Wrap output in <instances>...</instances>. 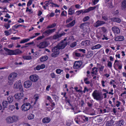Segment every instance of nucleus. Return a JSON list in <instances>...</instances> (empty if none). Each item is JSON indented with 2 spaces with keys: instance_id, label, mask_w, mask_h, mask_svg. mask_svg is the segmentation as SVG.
Wrapping results in <instances>:
<instances>
[{
  "instance_id": "obj_1",
  "label": "nucleus",
  "mask_w": 126,
  "mask_h": 126,
  "mask_svg": "<svg viewBox=\"0 0 126 126\" xmlns=\"http://www.w3.org/2000/svg\"><path fill=\"white\" fill-rule=\"evenodd\" d=\"M92 95L94 98L97 100H100L103 98V96L101 95V94L97 92V91L95 90L93 93Z\"/></svg>"
},
{
  "instance_id": "obj_2",
  "label": "nucleus",
  "mask_w": 126,
  "mask_h": 126,
  "mask_svg": "<svg viewBox=\"0 0 126 126\" xmlns=\"http://www.w3.org/2000/svg\"><path fill=\"white\" fill-rule=\"evenodd\" d=\"M31 106L30 103H26L22 105L20 108V109L23 111H26L30 109Z\"/></svg>"
},
{
  "instance_id": "obj_3",
  "label": "nucleus",
  "mask_w": 126,
  "mask_h": 126,
  "mask_svg": "<svg viewBox=\"0 0 126 126\" xmlns=\"http://www.w3.org/2000/svg\"><path fill=\"white\" fill-rule=\"evenodd\" d=\"M114 67L115 68H118L119 69H121L122 67V63L121 61L115 60L114 64Z\"/></svg>"
},
{
  "instance_id": "obj_4",
  "label": "nucleus",
  "mask_w": 126,
  "mask_h": 126,
  "mask_svg": "<svg viewBox=\"0 0 126 126\" xmlns=\"http://www.w3.org/2000/svg\"><path fill=\"white\" fill-rule=\"evenodd\" d=\"M59 49L57 46L53 47L52 49V51L53 53L52 54V56L55 57L58 55L59 53Z\"/></svg>"
},
{
  "instance_id": "obj_5",
  "label": "nucleus",
  "mask_w": 126,
  "mask_h": 126,
  "mask_svg": "<svg viewBox=\"0 0 126 126\" xmlns=\"http://www.w3.org/2000/svg\"><path fill=\"white\" fill-rule=\"evenodd\" d=\"M48 45V43L46 41H45L37 44V46L39 48H43L47 47Z\"/></svg>"
},
{
  "instance_id": "obj_6",
  "label": "nucleus",
  "mask_w": 126,
  "mask_h": 126,
  "mask_svg": "<svg viewBox=\"0 0 126 126\" xmlns=\"http://www.w3.org/2000/svg\"><path fill=\"white\" fill-rule=\"evenodd\" d=\"M91 73L92 74V76H93L94 75H95V76H94L93 79H95L96 78H99V77L97 75L98 73L97 68H96V67H94L92 68Z\"/></svg>"
},
{
  "instance_id": "obj_7",
  "label": "nucleus",
  "mask_w": 126,
  "mask_h": 126,
  "mask_svg": "<svg viewBox=\"0 0 126 126\" xmlns=\"http://www.w3.org/2000/svg\"><path fill=\"white\" fill-rule=\"evenodd\" d=\"M55 29H49L45 31L43 33V34L48 36L55 31Z\"/></svg>"
},
{
  "instance_id": "obj_8",
  "label": "nucleus",
  "mask_w": 126,
  "mask_h": 126,
  "mask_svg": "<svg viewBox=\"0 0 126 126\" xmlns=\"http://www.w3.org/2000/svg\"><path fill=\"white\" fill-rule=\"evenodd\" d=\"M67 45L66 42L63 41H61L60 43H59L57 46L60 49H61L64 48Z\"/></svg>"
},
{
  "instance_id": "obj_9",
  "label": "nucleus",
  "mask_w": 126,
  "mask_h": 126,
  "mask_svg": "<svg viewBox=\"0 0 126 126\" xmlns=\"http://www.w3.org/2000/svg\"><path fill=\"white\" fill-rule=\"evenodd\" d=\"M65 34V33L63 32L60 34H55L53 36V39H56L59 38L61 37L64 36Z\"/></svg>"
},
{
  "instance_id": "obj_10",
  "label": "nucleus",
  "mask_w": 126,
  "mask_h": 126,
  "mask_svg": "<svg viewBox=\"0 0 126 126\" xmlns=\"http://www.w3.org/2000/svg\"><path fill=\"white\" fill-rule=\"evenodd\" d=\"M22 85L20 80L16 81L14 84V88L16 89H18Z\"/></svg>"
},
{
  "instance_id": "obj_11",
  "label": "nucleus",
  "mask_w": 126,
  "mask_h": 126,
  "mask_svg": "<svg viewBox=\"0 0 126 126\" xmlns=\"http://www.w3.org/2000/svg\"><path fill=\"white\" fill-rule=\"evenodd\" d=\"M82 64V63L81 61H77L75 62L74 65V67L75 68H78L80 67Z\"/></svg>"
},
{
  "instance_id": "obj_12",
  "label": "nucleus",
  "mask_w": 126,
  "mask_h": 126,
  "mask_svg": "<svg viewBox=\"0 0 126 126\" xmlns=\"http://www.w3.org/2000/svg\"><path fill=\"white\" fill-rule=\"evenodd\" d=\"M32 84V83L31 81L27 80L24 82L23 85L24 87L28 88L31 86Z\"/></svg>"
},
{
  "instance_id": "obj_13",
  "label": "nucleus",
  "mask_w": 126,
  "mask_h": 126,
  "mask_svg": "<svg viewBox=\"0 0 126 126\" xmlns=\"http://www.w3.org/2000/svg\"><path fill=\"white\" fill-rule=\"evenodd\" d=\"M45 66L44 64H42L41 65H38L36 67L34 68V70L35 71L36 70H39L41 69H43L45 68Z\"/></svg>"
},
{
  "instance_id": "obj_14",
  "label": "nucleus",
  "mask_w": 126,
  "mask_h": 126,
  "mask_svg": "<svg viewBox=\"0 0 126 126\" xmlns=\"http://www.w3.org/2000/svg\"><path fill=\"white\" fill-rule=\"evenodd\" d=\"M112 29L113 32L114 33L118 34L120 32V29L116 27H112Z\"/></svg>"
},
{
  "instance_id": "obj_15",
  "label": "nucleus",
  "mask_w": 126,
  "mask_h": 126,
  "mask_svg": "<svg viewBox=\"0 0 126 126\" xmlns=\"http://www.w3.org/2000/svg\"><path fill=\"white\" fill-rule=\"evenodd\" d=\"M105 23V22L104 21L98 20L95 24L94 26L96 27H97Z\"/></svg>"
},
{
  "instance_id": "obj_16",
  "label": "nucleus",
  "mask_w": 126,
  "mask_h": 126,
  "mask_svg": "<svg viewBox=\"0 0 126 126\" xmlns=\"http://www.w3.org/2000/svg\"><path fill=\"white\" fill-rule=\"evenodd\" d=\"M90 42L89 40H86L82 41L81 43L82 45L84 46H86L90 45Z\"/></svg>"
},
{
  "instance_id": "obj_17",
  "label": "nucleus",
  "mask_w": 126,
  "mask_h": 126,
  "mask_svg": "<svg viewBox=\"0 0 126 126\" xmlns=\"http://www.w3.org/2000/svg\"><path fill=\"white\" fill-rule=\"evenodd\" d=\"M4 49L7 54L9 55H13V50H10L6 48H4Z\"/></svg>"
},
{
  "instance_id": "obj_18",
  "label": "nucleus",
  "mask_w": 126,
  "mask_h": 126,
  "mask_svg": "<svg viewBox=\"0 0 126 126\" xmlns=\"http://www.w3.org/2000/svg\"><path fill=\"white\" fill-rule=\"evenodd\" d=\"M97 37L99 39H101L103 40H107L108 39V38L104 34L100 36L97 35Z\"/></svg>"
},
{
  "instance_id": "obj_19",
  "label": "nucleus",
  "mask_w": 126,
  "mask_h": 126,
  "mask_svg": "<svg viewBox=\"0 0 126 126\" xmlns=\"http://www.w3.org/2000/svg\"><path fill=\"white\" fill-rule=\"evenodd\" d=\"M124 39V38L123 36H118L115 38V40L116 41H122Z\"/></svg>"
},
{
  "instance_id": "obj_20",
  "label": "nucleus",
  "mask_w": 126,
  "mask_h": 126,
  "mask_svg": "<svg viewBox=\"0 0 126 126\" xmlns=\"http://www.w3.org/2000/svg\"><path fill=\"white\" fill-rule=\"evenodd\" d=\"M50 121V118L46 117L44 118L42 120V122L45 123H49Z\"/></svg>"
},
{
  "instance_id": "obj_21",
  "label": "nucleus",
  "mask_w": 126,
  "mask_h": 126,
  "mask_svg": "<svg viewBox=\"0 0 126 126\" xmlns=\"http://www.w3.org/2000/svg\"><path fill=\"white\" fill-rule=\"evenodd\" d=\"M13 55L19 54L22 53V52L18 49H16L14 50H13Z\"/></svg>"
},
{
  "instance_id": "obj_22",
  "label": "nucleus",
  "mask_w": 126,
  "mask_h": 126,
  "mask_svg": "<svg viewBox=\"0 0 126 126\" xmlns=\"http://www.w3.org/2000/svg\"><path fill=\"white\" fill-rule=\"evenodd\" d=\"M7 122L8 123H13L12 117L9 116L7 117L6 119Z\"/></svg>"
},
{
  "instance_id": "obj_23",
  "label": "nucleus",
  "mask_w": 126,
  "mask_h": 126,
  "mask_svg": "<svg viewBox=\"0 0 126 126\" xmlns=\"http://www.w3.org/2000/svg\"><path fill=\"white\" fill-rule=\"evenodd\" d=\"M17 74L15 73H12L10 74L8 76V79L10 78L13 79L16 78Z\"/></svg>"
},
{
  "instance_id": "obj_24",
  "label": "nucleus",
  "mask_w": 126,
  "mask_h": 126,
  "mask_svg": "<svg viewBox=\"0 0 126 126\" xmlns=\"http://www.w3.org/2000/svg\"><path fill=\"white\" fill-rule=\"evenodd\" d=\"M101 47V45L100 44H98L92 47L91 49L93 50L99 48Z\"/></svg>"
},
{
  "instance_id": "obj_25",
  "label": "nucleus",
  "mask_w": 126,
  "mask_h": 126,
  "mask_svg": "<svg viewBox=\"0 0 126 126\" xmlns=\"http://www.w3.org/2000/svg\"><path fill=\"white\" fill-rule=\"evenodd\" d=\"M106 4V5L109 8H112L114 7V6L112 4V1H110Z\"/></svg>"
},
{
  "instance_id": "obj_26",
  "label": "nucleus",
  "mask_w": 126,
  "mask_h": 126,
  "mask_svg": "<svg viewBox=\"0 0 126 126\" xmlns=\"http://www.w3.org/2000/svg\"><path fill=\"white\" fill-rule=\"evenodd\" d=\"M114 121L113 120H111L109 121H108L106 123V126H112L113 124Z\"/></svg>"
},
{
  "instance_id": "obj_27",
  "label": "nucleus",
  "mask_w": 126,
  "mask_h": 126,
  "mask_svg": "<svg viewBox=\"0 0 126 126\" xmlns=\"http://www.w3.org/2000/svg\"><path fill=\"white\" fill-rule=\"evenodd\" d=\"M74 11L73 10L72 8V7L71 6L68 10V14L69 15H72L74 13Z\"/></svg>"
},
{
  "instance_id": "obj_28",
  "label": "nucleus",
  "mask_w": 126,
  "mask_h": 126,
  "mask_svg": "<svg viewBox=\"0 0 126 126\" xmlns=\"http://www.w3.org/2000/svg\"><path fill=\"white\" fill-rule=\"evenodd\" d=\"M112 21L120 23L121 21V20L119 18L115 17H113L111 18Z\"/></svg>"
},
{
  "instance_id": "obj_29",
  "label": "nucleus",
  "mask_w": 126,
  "mask_h": 126,
  "mask_svg": "<svg viewBox=\"0 0 126 126\" xmlns=\"http://www.w3.org/2000/svg\"><path fill=\"white\" fill-rule=\"evenodd\" d=\"M75 23V21L74 20L69 24L66 25V27H72L74 25Z\"/></svg>"
},
{
  "instance_id": "obj_30",
  "label": "nucleus",
  "mask_w": 126,
  "mask_h": 126,
  "mask_svg": "<svg viewBox=\"0 0 126 126\" xmlns=\"http://www.w3.org/2000/svg\"><path fill=\"white\" fill-rule=\"evenodd\" d=\"M48 59V57L46 56H45L42 57L40 59L41 62H43L47 60Z\"/></svg>"
},
{
  "instance_id": "obj_31",
  "label": "nucleus",
  "mask_w": 126,
  "mask_h": 126,
  "mask_svg": "<svg viewBox=\"0 0 126 126\" xmlns=\"http://www.w3.org/2000/svg\"><path fill=\"white\" fill-rule=\"evenodd\" d=\"M8 104V103L7 101H3L2 103V105L3 107V108L4 109L5 108H7Z\"/></svg>"
},
{
  "instance_id": "obj_32",
  "label": "nucleus",
  "mask_w": 126,
  "mask_h": 126,
  "mask_svg": "<svg viewBox=\"0 0 126 126\" xmlns=\"http://www.w3.org/2000/svg\"><path fill=\"white\" fill-rule=\"evenodd\" d=\"M122 9H126V0H124L123 1L122 3Z\"/></svg>"
},
{
  "instance_id": "obj_33",
  "label": "nucleus",
  "mask_w": 126,
  "mask_h": 126,
  "mask_svg": "<svg viewBox=\"0 0 126 126\" xmlns=\"http://www.w3.org/2000/svg\"><path fill=\"white\" fill-rule=\"evenodd\" d=\"M93 8V7H91L88 9H87L85 10L84 11L83 13H87L93 10H94Z\"/></svg>"
},
{
  "instance_id": "obj_34",
  "label": "nucleus",
  "mask_w": 126,
  "mask_h": 126,
  "mask_svg": "<svg viewBox=\"0 0 126 126\" xmlns=\"http://www.w3.org/2000/svg\"><path fill=\"white\" fill-rule=\"evenodd\" d=\"M30 40V39H28V38L24 39L21 41L20 43L21 44L24 43L29 41Z\"/></svg>"
},
{
  "instance_id": "obj_35",
  "label": "nucleus",
  "mask_w": 126,
  "mask_h": 126,
  "mask_svg": "<svg viewBox=\"0 0 126 126\" xmlns=\"http://www.w3.org/2000/svg\"><path fill=\"white\" fill-rule=\"evenodd\" d=\"M53 2L52 0H49L48 1H46L45 2V4L46 5V6H48L50 4H52Z\"/></svg>"
},
{
  "instance_id": "obj_36",
  "label": "nucleus",
  "mask_w": 126,
  "mask_h": 126,
  "mask_svg": "<svg viewBox=\"0 0 126 126\" xmlns=\"http://www.w3.org/2000/svg\"><path fill=\"white\" fill-rule=\"evenodd\" d=\"M12 117L13 122L17 121L18 119V117L17 116L13 115Z\"/></svg>"
},
{
  "instance_id": "obj_37",
  "label": "nucleus",
  "mask_w": 126,
  "mask_h": 126,
  "mask_svg": "<svg viewBox=\"0 0 126 126\" xmlns=\"http://www.w3.org/2000/svg\"><path fill=\"white\" fill-rule=\"evenodd\" d=\"M78 52H79L77 51L76 50L73 52V55L77 57H79L80 56L81 54L80 53H78Z\"/></svg>"
},
{
  "instance_id": "obj_38",
  "label": "nucleus",
  "mask_w": 126,
  "mask_h": 126,
  "mask_svg": "<svg viewBox=\"0 0 126 126\" xmlns=\"http://www.w3.org/2000/svg\"><path fill=\"white\" fill-rule=\"evenodd\" d=\"M87 27H88V26H87L86 24L85 23H83L81 24L80 27L81 29L84 30L86 29V28H87Z\"/></svg>"
},
{
  "instance_id": "obj_39",
  "label": "nucleus",
  "mask_w": 126,
  "mask_h": 126,
  "mask_svg": "<svg viewBox=\"0 0 126 126\" xmlns=\"http://www.w3.org/2000/svg\"><path fill=\"white\" fill-rule=\"evenodd\" d=\"M37 78H38V76L36 74L32 75L30 77V79H37Z\"/></svg>"
},
{
  "instance_id": "obj_40",
  "label": "nucleus",
  "mask_w": 126,
  "mask_h": 126,
  "mask_svg": "<svg viewBox=\"0 0 126 126\" xmlns=\"http://www.w3.org/2000/svg\"><path fill=\"white\" fill-rule=\"evenodd\" d=\"M24 59L27 60H30L32 59V57L30 56H23V57Z\"/></svg>"
},
{
  "instance_id": "obj_41",
  "label": "nucleus",
  "mask_w": 126,
  "mask_h": 126,
  "mask_svg": "<svg viewBox=\"0 0 126 126\" xmlns=\"http://www.w3.org/2000/svg\"><path fill=\"white\" fill-rule=\"evenodd\" d=\"M97 65H100V66L98 67V68L99 69V72L101 71L102 72L104 68V66H103L102 65H100V64L97 63Z\"/></svg>"
},
{
  "instance_id": "obj_42",
  "label": "nucleus",
  "mask_w": 126,
  "mask_h": 126,
  "mask_svg": "<svg viewBox=\"0 0 126 126\" xmlns=\"http://www.w3.org/2000/svg\"><path fill=\"white\" fill-rule=\"evenodd\" d=\"M34 97L35 100V102L34 103V105L36 103V102H37V100L39 98V96L37 94H35L34 96Z\"/></svg>"
},
{
  "instance_id": "obj_43",
  "label": "nucleus",
  "mask_w": 126,
  "mask_h": 126,
  "mask_svg": "<svg viewBox=\"0 0 126 126\" xmlns=\"http://www.w3.org/2000/svg\"><path fill=\"white\" fill-rule=\"evenodd\" d=\"M63 71V70L61 69H57L56 70V73L58 74H60Z\"/></svg>"
},
{
  "instance_id": "obj_44",
  "label": "nucleus",
  "mask_w": 126,
  "mask_h": 126,
  "mask_svg": "<svg viewBox=\"0 0 126 126\" xmlns=\"http://www.w3.org/2000/svg\"><path fill=\"white\" fill-rule=\"evenodd\" d=\"M19 93H18L15 94L14 95V97L15 99H16L17 100H19V96H20Z\"/></svg>"
},
{
  "instance_id": "obj_45",
  "label": "nucleus",
  "mask_w": 126,
  "mask_h": 126,
  "mask_svg": "<svg viewBox=\"0 0 126 126\" xmlns=\"http://www.w3.org/2000/svg\"><path fill=\"white\" fill-rule=\"evenodd\" d=\"M34 115L32 114H30L28 116V118L29 119H32L34 118Z\"/></svg>"
},
{
  "instance_id": "obj_46",
  "label": "nucleus",
  "mask_w": 126,
  "mask_h": 126,
  "mask_svg": "<svg viewBox=\"0 0 126 126\" xmlns=\"http://www.w3.org/2000/svg\"><path fill=\"white\" fill-rule=\"evenodd\" d=\"M7 99L8 101V102L9 103H11L12 102L13 100V97H9L7 98Z\"/></svg>"
},
{
  "instance_id": "obj_47",
  "label": "nucleus",
  "mask_w": 126,
  "mask_h": 126,
  "mask_svg": "<svg viewBox=\"0 0 126 126\" xmlns=\"http://www.w3.org/2000/svg\"><path fill=\"white\" fill-rule=\"evenodd\" d=\"M84 11L83 10H79L78 11H77L76 12V14L77 15H79L81 13L83 12V13Z\"/></svg>"
},
{
  "instance_id": "obj_48",
  "label": "nucleus",
  "mask_w": 126,
  "mask_h": 126,
  "mask_svg": "<svg viewBox=\"0 0 126 126\" xmlns=\"http://www.w3.org/2000/svg\"><path fill=\"white\" fill-rule=\"evenodd\" d=\"M69 59V56L67 54H65L63 57V59L65 61L68 60Z\"/></svg>"
},
{
  "instance_id": "obj_49",
  "label": "nucleus",
  "mask_w": 126,
  "mask_h": 126,
  "mask_svg": "<svg viewBox=\"0 0 126 126\" xmlns=\"http://www.w3.org/2000/svg\"><path fill=\"white\" fill-rule=\"evenodd\" d=\"M99 0H92V1L93 3L92 5H94L96 4L99 1Z\"/></svg>"
},
{
  "instance_id": "obj_50",
  "label": "nucleus",
  "mask_w": 126,
  "mask_h": 126,
  "mask_svg": "<svg viewBox=\"0 0 126 126\" xmlns=\"http://www.w3.org/2000/svg\"><path fill=\"white\" fill-rule=\"evenodd\" d=\"M56 26V24L55 23H54L52 25H50L48 26L47 27V28H53Z\"/></svg>"
},
{
  "instance_id": "obj_51",
  "label": "nucleus",
  "mask_w": 126,
  "mask_h": 126,
  "mask_svg": "<svg viewBox=\"0 0 126 126\" xmlns=\"http://www.w3.org/2000/svg\"><path fill=\"white\" fill-rule=\"evenodd\" d=\"M77 45V43L76 42H73L70 45V46L71 47H75Z\"/></svg>"
},
{
  "instance_id": "obj_52",
  "label": "nucleus",
  "mask_w": 126,
  "mask_h": 126,
  "mask_svg": "<svg viewBox=\"0 0 126 126\" xmlns=\"http://www.w3.org/2000/svg\"><path fill=\"white\" fill-rule=\"evenodd\" d=\"M67 12L66 11L64 10L62 12L61 14V15L62 16H67Z\"/></svg>"
},
{
  "instance_id": "obj_53",
  "label": "nucleus",
  "mask_w": 126,
  "mask_h": 126,
  "mask_svg": "<svg viewBox=\"0 0 126 126\" xmlns=\"http://www.w3.org/2000/svg\"><path fill=\"white\" fill-rule=\"evenodd\" d=\"M8 84L10 85H12L13 84V79H8Z\"/></svg>"
},
{
  "instance_id": "obj_54",
  "label": "nucleus",
  "mask_w": 126,
  "mask_h": 126,
  "mask_svg": "<svg viewBox=\"0 0 126 126\" xmlns=\"http://www.w3.org/2000/svg\"><path fill=\"white\" fill-rule=\"evenodd\" d=\"M4 27L7 29H8L10 26V25L9 23L5 24H4Z\"/></svg>"
},
{
  "instance_id": "obj_55",
  "label": "nucleus",
  "mask_w": 126,
  "mask_h": 126,
  "mask_svg": "<svg viewBox=\"0 0 126 126\" xmlns=\"http://www.w3.org/2000/svg\"><path fill=\"white\" fill-rule=\"evenodd\" d=\"M74 40V39L73 36H71L68 38V41L69 42H72Z\"/></svg>"
},
{
  "instance_id": "obj_56",
  "label": "nucleus",
  "mask_w": 126,
  "mask_h": 126,
  "mask_svg": "<svg viewBox=\"0 0 126 126\" xmlns=\"http://www.w3.org/2000/svg\"><path fill=\"white\" fill-rule=\"evenodd\" d=\"M4 33H5V35L6 36H7L10 35L11 33V32L8 31H4Z\"/></svg>"
},
{
  "instance_id": "obj_57",
  "label": "nucleus",
  "mask_w": 126,
  "mask_h": 126,
  "mask_svg": "<svg viewBox=\"0 0 126 126\" xmlns=\"http://www.w3.org/2000/svg\"><path fill=\"white\" fill-rule=\"evenodd\" d=\"M79 51H81L84 53H85V50L84 49H79L77 50V51L79 52Z\"/></svg>"
},
{
  "instance_id": "obj_58",
  "label": "nucleus",
  "mask_w": 126,
  "mask_h": 126,
  "mask_svg": "<svg viewBox=\"0 0 126 126\" xmlns=\"http://www.w3.org/2000/svg\"><path fill=\"white\" fill-rule=\"evenodd\" d=\"M32 0H30L27 3V6L28 7L30 6L32 4Z\"/></svg>"
},
{
  "instance_id": "obj_59",
  "label": "nucleus",
  "mask_w": 126,
  "mask_h": 126,
  "mask_svg": "<svg viewBox=\"0 0 126 126\" xmlns=\"http://www.w3.org/2000/svg\"><path fill=\"white\" fill-rule=\"evenodd\" d=\"M112 63L110 61L108 62V63L107 65L110 68H111L112 67Z\"/></svg>"
},
{
  "instance_id": "obj_60",
  "label": "nucleus",
  "mask_w": 126,
  "mask_h": 126,
  "mask_svg": "<svg viewBox=\"0 0 126 126\" xmlns=\"http://www.w3.org/2000/svg\"><path fill=\"white\" fill-rule=\"evenodd\" d=\"M89 16H87L85 17L83 19V21H87L89 19Z\"/></svg>"
},
{
  "instance_id": "obj_61",
  "label": "nucleus",
  "mask_w": 126,
  "mask_h": 126,
  "mask_svg": "<svg viewBox=\"0 0 126 126\" xmlns=\"http://www.w3.org/2000/svg\"><path fill=\"white\" fill-rule=\"evenodd\" d=\"M21 95L20 96H19V100L22 98L24 97V94H23L19 93Z\"/></svg>"
},
{
  "instance_id": "obj_62",
  "label": "nucleus",
  "mask_w": 126,
  "mask_h": 126,
  "mask_svg": "<svg viewBox=\"0 0 126 126\" xmlns=\"http://www.w3.org/2000/svg\"><path fill=\"white\" fill-rule=\"evenodd\" d=\"M44 37V36L42 35V36H40L39 37H38L36 39L37 40H41Z\"/></svg>"
},
{
  "instance_id": "obj_63",
  "label": "nucleus",
  "mask_w": 126,
  "mask_h": 126,
  "mask_svg": "<svg viewBox=\"0 0 126 126\" xmlns=\"http://www.w3.org/2000/svg\"><path fill=\"white\" fill-rule=\"evenodd\" d=\"M18 88L19 89V91L21 93H23L24 92V91L22 85L20 87Z\"/></svg>"
},
{
  "instance_id": "obj_64",
  "label": "nucleus",
  "mask_w": 126,
  "mask_h": 126,
  "mask_svg": "<svg viewBox=\"0 0 126 126\" xmlns=\"http://www.w3.org/2000/svg\"><path fill=\"white\" fill-rule=\"evenodd\" d=\"M119 124H121L122 125H123L124 124V121L122 120L119 121Z\"/></svg>"
}]
</instances>
